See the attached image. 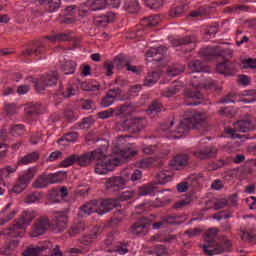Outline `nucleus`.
<instances>
[{
  "mask_svg": "<svg viewBox=\"0 0 256 256\" xmlns=\"http://www.w3.org/2000/svg\"><path fill=\"white\" fill-rule=\"evenodd\" d=\"M39 199H41V194L39 192H34L27 196L26 203H36V201H39Z\"/></svg>",
  "mask_w": 256,
  "mask_h": 256,
  "instance_id": "nucleus-63",
  "label": "nucleus"
},
{
  "mask_svg": "<svg viewBox=\"0 0 256 256\" xmlns=\"http://www.w3.org/2000/svg\"><path fill=\"white\" fill-rule=\"evenodd\" d=\"M172 46L173 47H179L180 49H177V51H183V53H191L193 49H195V38L191 36H185L183 38H178L172 40Z\"/></svg>",
  "mask_w": 256,
  "mask_h": 256,
  "instance_id": "nucleus-11",
  "label": "nucleus"
},
{
  "mask_svg": "<svg viewBox=\"0 0 256 256\" xmlns=\"http://www.w3.org/2000/svg\"><path fill=\"white\" fill-rule=\"evenodd\" d=\"M211 11V7L209 6H201L197 10H193L190 12L191 17H201L202 15H209Z\"/></svg>",
  "mask_w": 256,
  "mask_h": 256,
  "instance_id": "nucleus-52",
  "label": "nucleus"
},
{
  "mask_svg": "<svg viewBox=\"0 0 256 256\" xmlns=\"http://www.w3.org/2000/svg\"><path fill=\"white\" fill-rule=\"evenodd\" d=\"M113 113H115V110H113V108H110L108 110L99 112L98 117L99 119H109L110 117H113Z\"/></svg>",
  "mask_w": 256,
  "mask_h": 256,
  "instance_id": "nucleus-64",
  "label": "nucleus"
},
{
  "mask_svg": "<svg viewBox=\"0 0 256 256\" xmlns=\"http://www.w3.org/2000/svg\"><path fill=\"white\" fill-rule=\"evenodd\" d=\"M147 218L142 217L138 222H135L130 227L132 235H147Z\"/></svg>",
  "mask_w": 256,
  "mask_h": 256,
  "instance_id": "nucleus-19",
  "label": "nucleus"
},
{
  "mask_svg": "<svg viewBox=\"0 0 256 256\" xmlns=\"http://www.w3.org/2000/svg\"><path fill=\"white\" fill-rule=\"evenodd\" d=\"M181 89H183V84H181V82H174L172 86L168 87L167 90L162 93V95L168 98L173 97V95H177Z\"/></svg>",
  "mask_w": 256,
  "mask_h": 256,
  "instance_id": "nucleus-34",
  "label": "nucleus"
},
{
  "mask_svg": "<svg viewBox=\"0 0 256 256\" xmlns=\"http://www.w3.org/2000/svg\"><path fill=\"white\" fill-rule=\"evenodd\" d=\"M60 69L64 75H73V73H75V69H77V63L71 60H64Z\"/></svg>",
  "mask_w": 256,
  "mask_h": 256,
  "instance_id": "nucleus-29",
  "label": "nucleus"
},
{
  "mask_svg": "<svg viewBox=\"0 0 256 256\" xmlns=\"http://www.w3.org/2000/svg\"><path fill=\"white\" fill-rule=\"evenodd\" d=\"M75 95V91L73 89V86L71 84H68L66 86H62L60 84L58 90L54 93L53 97L55 101H59L56 103V105H59L63 99H69L70 97H73Z\"/></svg>",
  "mask_w": 256,
  "mask_h": 256,
  "instance_id": "nucleus-15",
  "label": "nucleus"
},
{
  "mask_svg": "<svg viewBox=\"0 0 256 256\" xmlns=\"http://www.w3.org/2000/svg\"><path fill=\"white\" fill-rule=\"evenodd\" d=\"M159 79H161V74H159V72H149L144 79V87H152V85H155Z\"/></svg>",
  "mask_w": 256,
  "mask_h": 256,
  "instance_id": "nucleus-31",
  "label": "nucleus"
},
{
  "mask_svg": "<svg viewBox=\"0 0 256 256\" xmlns=\"http://www.w3.org/2000/svg\"><path fill=\"white\" fill-rule=\"evenodd\" d=\"M51 229V220L47 216H41L35 220L30 232L31 237H41Z\"/></svg>",
  "mask_w": 256,
  "mask_h": 256,
  "instance_id": "nucleus-7",
  "label": "nucleus"
},
{
  "mask_svg": "<svg viewBox=\"0 0 256 256\" xmlns=\"http://www.w3.org/2000/svg\"><path fill=\"white\" fill-rule=\"evenodd\" d=\"M116 96L111 95L110 93H106V96L101 101L102 107H110V105H113V102L115 101Z\"/></svg>",
  "mask_w": 256,
  "mask_h": 256,
  "instance_id": "nucleus-54",
  "label": "nucleus"
},
{
  "mask_svg": "<svg viewBox=\"0 0 256 256\" xmlns=\"http://www.w3.org/2000/svg\"><path fill=\"white\" fill-rule=\"evenodd\" d=\"M218 115H220V117H227L228 119H233V117L237 115V110H235V108L233 107L220 108L218 111Z\"/></svg>",
  "mask_w": 256,
  "mask_h": 256,
  "instance_id": "nucleus-48",
  "label": "nucleus"
},
{
  "mask_svg": "<svg viewBox=\"0 0 256 256\" xmlns=\"http://www.w3.org/2000/svg\"><path fill=\"white\" fill-rule=\"evenodd\" d=\"M47 51V48L45 47V44L41 42H34L30 48L24 50L22 53L23 55H26L27 57H39L41 55H45V52Z\"/></svg>",
  "mask_w": 256,
  "mask_h": 256,
  "instance_id": "nucleus-18",
  "label": "nucleus"
},
{
  "mask_svg": "<svg viewBox=\"0 0 256 256\" xmlns=\"http://www.w3.org/2000/svg\"><path fill=\"white\" fill-rule=\"evenodd\" d=\"M206 121H209V114L207 112H193L189 117L180 121V125L177 127V133L179 135H185L187 131L197 129V125H203Z\"/></svg>",
  "mask_w": 256,
  "mask_h": 256,
  "instance_id": "nucleus-3",
  "label": "nucleus"
},
{
  "mask_svg": "<svg viewBox=\"0 0 256 256\" xmlns=\"http://www.w3.org/2000/svg\"><path fill=\"white\" fill-rule=\"evenodd\" d=\"M42 83H45L47 87H53V85H57V81L59 79V74L57 72H50L46 76H42Z\"/></svg>",
  "mask_w": 256,
  "mask_h": 256,
  "instance_id": "nucleus-32",
  "label": "nucleus"
},
{
  "mask_svg": "<svg viewBox=\"0 0 256 256\" xmlns=\"http://www.w3.org/2000/svg\"><path fill=\"white\" fill-rule=\"evenodd\" d=\"M199 56L206 61H213L215 59H233V51L230 48H223L221 46L206 47L199 51Z\"/></svg>",
  "mask_w": 256,
  "mask_h": 256,
  "instance_id": "nucleus-4",
  "label": "nucleus"
},
{
  "mask_svg": "<svg viewBox=\"0 0 256 256\" xmlns=\"http://www.w3.org/2000/svg\"><path fill=\"white\" fill-rule=\"evenodd\" d=\"M91 163V154H72L60 162L61 167H71V165H78V167H88Z\"/></svg>",
  "mask_w": 256,
  "mask_h": 256,
  "instance_id": "nucleus-6",
  "label": "nucleus"
},
{
  "mask_svg": "<svg viewBox=\"0 0 256 256\" xmlns=\"http://www.w3.org/2000/svg\"><path fill=\"white\" fill-rule=\"evenodd\" d=\"M188 68L190 69V71H193V73H202V71H205V66L200 60L190 61L188 63Z\"/></svg>",
  "mask_w": 256,
  "mask_h": 256,
  "instance_id": "nucleus-47",
  "label": "nucleus"
},
{
  "mask_svg": "<svg viewBox=\"0 0 256 256\" xmlns=\"http://www.w3.org/2000/svg\"><path fill=\"white\" fill-rule=\"evenodd\" d=\"M163 109H164L163 103H161V101H159V100H154L149 105V107L147 109V113H148V115H153V114L161 113V111H163Z\"/></svg>",
  "mask_w": 256,
  "mask_h": 256,
  "instance_id": "nucleus-43",
  "label": "nucleus"
},
{
  "mask_svg": "<svg viewBox=\"0 0 256 256\" xmlns=\"http://www.w3.org/2000/svg\"><path fill=\"white\" fill-rule=\"evenodd\" d=\"M97 229H93L88 234H84L80 239L81 245H91V243H95L97 241Z\"/></svg>",
  "mask_w": 256,
  "mask_h": 256,
  "instance_id": "nucleus-27",
  "label": "nucleus"
},
{
  "mask_svg": "<svg viewBox=\"0 0 256 256\" xmlns=\"http://www.w3.org/2000/svg\"><path fill=\"white\" fill-rule=\"evenodd\" d=\"M175 124V119H170L169 122H164L160 125V131H163L164 133L166 131H168L169 133H176V135H174V137L179 138V137H183V135H179V132H177V128L176 130H172L171 127H173V125Z\"/></svg>",
  "mask_w": 256,
  "mask_h": 256,
  "instance_id": "nucleus-42",
  "label": "nucleus"
},
{
  "mask_svg": "<svg viewBox=\"0 0 256 256\" xmlns=\"http://www.w3.org/2000/svg\"><path fill=\"white\" fill-rule=\"evenodd\" d=\"M183 71H185V66L182 64L169 66L167 69V77H177V75H181Z\"/></svg>",
  "mask_w": 256,
  "mask_h": 256,
  "instance_id": "nucleus-40",
  "label": "nucleus"
},
{
  "mask_svg": "<svg viewBox=\"0 0 256 256\" xmlns=\"http://www.w3.org/2000/svg\"><path fill=\"white\" fill-rule=\"evenodd\" d=\"M128 178H123V176H113L106 179L104 184L106 191H121L125 189L127 185Z\"/></svg>",
  "mask_w": 256,
  "mask_h": 256,
  "instance_id": "nucleus-13",
  "label": "nucleus"
},
{
  "mask_svg": "<svg viewBox=\"0 0 256 256\" xmlns=\"http://www.w3.org/2000/svg\"><path fill=\"white\" fill-rule=\"evenodd\" d=\"M239 235H240V238L242 239V241L251 242L255 239V235H253L245 230H241Z\"/></svg>",
  "mask_w": 256,
  "mask_h": 256,
  "instance_id": "nucleus-61",
  "label": "nucleus"
},
{
  "mask_svg": "<svg viewBox=\"0 0 256 256\" xmlns=\"http://www.w3.org/2000/svg\"><path fill=\"white\" fill-rule=\"evenodd\" d=\"M100 88H101L100 84H89L87 82H83L81 84V89L83 91H99Z\"/></svg>",
  "mask_w": 256,
  "mask_h": 256,
  "instance_id": "nucleus-57",
  "label": "nucleus"
},
{
  "mask_svg": "<svg viewBox=\"0 0 256 256\" xmlns=\"http://www.w3.org/2000/svg\"><path fill=\"white\" fill-rule=\"evenodd\" d=\"M234 129L240 133H247L255 129V125L251 122V119H241L234 123Z\"/></svg>",
  "mask_w": 256,
  "mask_h": 256,
  "instance_id": "nucleus-23",
  "label": "nucleus"
},
{
  "mask_svg": "<svg viewBox=\"0 0 256 256\" xmlns=\"http://www.w3.org/2000/svg\"><path fill=\"white\" fill-rule=\"evenodd\" d=\"M115 21V14L111 12H107L104 15L95 16L93 19V23L96 27H107L109 23H113Z\"/></svg>",
  "mask_w": 256,
  "mask_h": 256,
  "instance_id": "nucleus-20",
  "label": "nucleus"
},
{
  "mask_svg": "<svg viewBox=\"0 0 256 256\" xmlns=\"http://www.w3.org/2000/svg\"><path fill=\"white\" fill-rule=\"evenodd\" d=\"M107 6L106 0H94L89 4L90 11H101Z\"/></svg>",
  "mask_w": 256,
  "mask_h": 256,
  "instance_id": "nucleus-51",
  "label": "nucleus"
},
{
  "mask_svg": "<svg viewBox=\"0 0 256 256\" xmlns=\"http://www.w3.org/2000/svg\"><path fill=\"white\" fill-rule=\"evenodd\" d=\"M88 155H90V162L91 161L101 162V161H105V159H109V157L105 155V152H103L101 148L88 152Z\"/></svg>",
  "mask_w": 256,
  "mask_h": 256,
  "instance_id": "nucleus-37",
  "label": "nucleus"
},
{
  "mask_svg": "<svg viewBox=\"0 0 256 256\" xmlns=\"http://www.w3.org/2000/svg\"><path fill=\"white\" fill-rule=\"evenodd\" d=\"M237 99V96L233 93H229L225 95L224 97L220 98L218 103H235V100Z\"/></svg>",
  "mask_w": 256,
  "mask_h": 256,
  "instance_id": "nucleus-60",
  "label": "nucleus"
},
{
  "mask_svg": "<svg viewBox=\"0 0 256 256\" xmlns=\"http://www.w3.org/2000/svg\"><path fill=\"white\" fill-rule=\"evenodd\" d=\"M193 199L191 198H185L183 200H180L178 202H176L173 205L174 209H181V207H187V205H190L192 203Z\"/></svg>",
  "mask_w": 256,
  "mask_h": 256,
  "instance_id": "nucleus-59",
  "label": "nucleus"
},
{
  "mask_svg": "<svg viewBox=\"0 0 256 256\" xmlns=\"http://www.w3.org/2000/svg\"><path fill=\"white\" fill-rule=\"evenodd\" d=\"M191 153L196 157V159H200V161H207V159L217 157L218 150L213 146H206L202 149L194 150Z\"/></svg>",
  "mask_w": 256,
  "mask_h": 256,
  "instance_id": "nucleus-14",
  "label": "nucleus"
},
{
  "mask_svg": "<svg viewBox=\"0 0 256 256\" xmlns=\"http://www.w3.org/2000/svg\"><path fill=\"white\" fill-rule=\"evenodd\" d=\"M24 111L28 119H33V117H37L41 113V104H29Z\"/></svg>",
  "mask_w": 256,
  "mask_h": 256,
  "instance_id": "nucleus-28",
  "label": "nucleus"
},
{
  "mask_svg": "<svg viewBox=\"0 0 256 256\" xmlns=\"http://www.w3.org/2000/svg\"><path fill=\"white\" fill-rule=\"evenodd\" d=\"M157 183H150L145 186H142L138 189V193L140 196L151 195V193H155L157 191Z\"/></svg>",
  "mask_w": 256,
  "mask_h": 256,
  "instance_id": "nucleus-46",
  "label": "nucleus"
},
{
  "mask_svg": "<svg viewBox=\"0 0 256 256\" xmlns=\"http://www.w3.org/2000/svg\"><path fill=\"white\" fill-rule=\"evenodd\" d=\"M39 5H46L48 13H55L61 8V0H38Z\"/></svg>",
  "mask_w": 256,
  "mask_h": 256,
  "instance_id": "nucleus-26",
  "label": "nucleus"
},
{
  "mask_svg": "<svg viewBox=\"0 0 256 256\" xmlns=\"http://www.w3.org/2000/svg\"><path fill=\"white\" fill-rule=\"evenodd\" d=\"M243 69H256V60L253 58L243 60Z\"/></svg>",
  "mask_w": 256,
  "mask_h": 256,
  "instance_id": "nucleus-62",
  "label": "nucleus"
},
{
  "mask_svg": "<svg viewBox=\"0 0 256 256\" xmlns=\"http://www.w3.org/2000/svg\"><path fill=\"white\" fill-rule=\"evenodd\" d=\"M123 9L127 11V13H139V1L124 0Z\"/></svg>",
  "mask_w": 256,
  "mask_h": 256,
  "instance_id": "nucleus-33",
  "label": "nucleus"
},
{
  "mask_svg": "<svg viewBox=\"0 0 256 256\" xmlns=\"http://www.w3.org/2000/svg\"><path fill=\"white\" fill-rule=\"evenodd\" d=\"M155 177L159 185H166V183H169L173 179L171 172L167 170L157 172Z\"/></svg>",
  "mask_w": 256,
  "mask_h": 256,
  "instance_id": "nucleus-30",
  "label": "nucleus"
},
{
  "mask_svg": "<svg viewBox=\"0 0 256 256\" xmlns=\"http://www.w3.org/2000/svg\"><path fill=\"white\" fill-rule=\"evenodd\" d=\"M113 153H116V155H120V159H122V161H125L127 159H131V157H135L138 152L131 148L122 149L119 144H116L113 148Z\"/></svg>",
  "mask_w": 256,
  "mask_h": 256,
  "instance_id": "nucleus-22",
  "label": "nucleus"
},
{
  "mask_svg": "<svg viewBox=\"0 0 256 256\" xmlns=\"http://www.w3.org/2000/svg\"><path fill=\"white\" fill-rule=\"evenodd\" d=\"M56 38L58 43H61V41H71L73 39V32L58 33Z\"/></svg>",
  "mask_w": 256,
  "mask_h": 256,
  "instance_id": "nucleus-58",
  "label": "nucleus"
},
{
  "mask_svg": "<svg viewBox=\"0 0 256 256\" xmlns=\"http://www.w3.org/2000/svg\"><path fill=\"white\" fill-rule=\"evenodd\" d=\"M202 249L205 255H221V253H231L233 251V243L230 240H225L223 245L216 244L211 249H208L207 245H203Z\"/></svg>",
  "mask_w": 256,
  "mask_h": 256,
  "instance_id": "nucleus-12",
  "label": "nucleus"
},
{
  "mask_svg": "<svg viewBox=\"0 0 256 256\" xmlns=\"http://www.w3.org/2000/svg\"><path fill=\"white\" fill-rule=\"evenodd\" d=\"M10 133L13 137H21L25 133V126L21 124L14 125L10 128Z\"/></svg>",
  "mask_w": 256,
  "mask_h": 256,
  "instance_id": "nucleus-53",
  "label": "nucleus"
},
{
  "mask_svg": "<svg viewBox=\"0 0 256 256\" xmlns=\"http://www.w3.org/2000/svg\"><path fill=\"white\" fill-rule=\"evenodd\" d=\"M95 124L93 116L83 118L81 122L75 124L76 129H91V126Z\"/></svg>",
  "mask_w": 256,
  "mask_h": 256,
  "instance_id": "nucleus-45",
  "label": "nucleus"
},
{
  "mask_svg": "<svg viewBox=\"0 0 256 256\" xmlns=\"http://www.w3.org/2000/svg\"><path fill=\"white\" fill-rule=\"evenodd\" d=\"M217 233H219V229L217 228H210L204 235V241L208 246V249H213L217 243H215V237H217Z\"/></svg>",
  "mask_w": 256,
  "mask_h": 256,
  "instance_id": "nucleus-24",
  "label": "nucleus"
},
{
  "mask_svg": "<svg viewBox=\"0 0 256 256\" xmlns=\"http://www.w3.org/2000/svg\"><path fill=\"white\" fill-rule=\"evenodd\" d=\"M189 165V154L180 153L173 157L170 161V167L174 169V171H181L185 169Z\"/></svg>",
  "mask_w": 256,
  "mask_h": 256,
  "instance_id": "nucleus-17",
  "label": "nucleus"
},
{
  "mask_svg": "<svg viewBox=\"0 0 256 256\" xmlns=\"http://www.w3.org/2000/svg\"><path fill=\"white\" fill-rule=\"evenodd\" d=\"M135 165L138 169H152L155 167V159L153 157L140 159Z\"/></svg>",
  "mask_w": 256,
  "mask_h": 256,
  "instance_id": "nucleus-36",
  "label": "nucleus"
},
{
  "mask_svg": "<svg viewBox=\"0 0 256 256\" xmlns=\"http://www.w3.org/2000/svg\"><path fill=\"white\" fill-rule=\"evenodd\" d=\"M135 109V106H133V104L129 103V102H125L123 105L118 106L114 112L115 115L119 116V115H129V113L133 112Z\"/></svg>",
  "mask_w": 256,
  "mask_h": 256,
  "instance_id": "nucleus-35",
  "label": "nucleus"
},
{
  "mask_svg": "<svg viewBox=\"0 0 256 256\" xmlns=\"http://www.w3.org/2000/svg\"><path fill=\"white\" fill-rule=\"evenodd\" d=\"M193 87L198 88L199 90H188L185 94L186 99H191L192 102L188 103V105H192L193 107L197 105H201L203 103V99H205V96H203V93L201 92V89H213L215 87V83L211 82L210 84H200L196 85L192 84Z\"/></svg>",
  "mask_w": 256,
  "mask_h": 256,
  "instance_id": "nucleus-5",
  "label": "nucleus"
},
{
  "mask_svg": "<svg viewBox=\"0 0 256 256\" xmlns=\"http://www.w3.org/2000/svg\"><path fill=\"white\" fill-rule=\"evenodd\" d=\"M116 207H119L117 200L113 198H108L103 201L92 200L86 204H84L81 208L82 215H91L92 213H98V215H105V213H109L113 211Z\"/></svg>",
  "mask_w": 256,
  "mask_h": 256,
  "instance_id": "nucleus-2",
  "label": "nucleus"
},
{
  "mask_svg": "<svg viewBox=\"0 0 256 256\" xmlns=\"http://www.w3.org/2000/svg\"><path fill=\"white\" fill-rule=\"evenodd\" d=\"M141 25L145 29H151L152 27H157L159 25V17L157 16L146 17L142 19Z\"/></svg>",
  "mask_w": 256,
  "mask_h": 256,
  "instance_id": "nucleus-38",
  "label": "nucleus"
},
{
  "mask_svg": "<svg viewBox=\"0 0 256 256\" xmlns=\"http://www.w3.org/2000/svg\"><path fill=\"white\" fill-rule=\"evenodd\" d=\"M136 192L131 189H124L120 192L118 199L119 201H129V199H133L135 197Z\"/></svg>",
  "mask_w": 256,
  "mask_h": 256,
  "instance_id": "nucleus-50",
  "label": "nucleus"
},
{
  "mask_svg": "<svg viewBox=\"0 0 256 256\" xmlns=\"http://www.w3.org/2000/svg\"><path fill=\"white\" fill-rule=\"evenodd\" d=\"M35 217H37L35 211H23L19 219L15 220V223L4 230V234L12 238L23 237L25 235V230L31 225V221H33Z\"/></svg>",
  "mask_w": 256,
  "mask_h": 256,
  "instance_id": "nucleus-1",
  "label": "nucleus"
},
{
  "mask_svg": "<svg viewBox=\"0 0 256 256\" xmlns=\"http://www.w3.org/2000/svg\"><path fill=\"white\" fill-rule=\"evenodd\" d=\"M79 137V134L77 132H70L65 134L60 141H67V143H74V141H77Z\"/></svg>",
  "mask_w": 256,
  "mask_h": 256,
  "instance_id": "nucleus-56",
  "label": "nucleus"
},
{
  "mask_svg": "<svg viewBox=\"0 0 256 256\" xmlns=\"http://www.w3.org/2000/svg\"><path fill=\"white\" fill-rule=\"evenodd\" d=\"M121 158L114 157L97 162L95 165V173L98 175H106L109 171H113L115 167L119 166Z\"/></svg>",
  "mask_w": 256,
  "mask_h": 256,
  "instance_id": "nucleus-10",
  "label": "nucleus"
},
{
  "mask_svg": "<svg viewBox=\"0 0 256 256\" xmlns=\"http://www.w3.org/2000/svg\"><path fill=\"white\" fill-rule=\"evenodd\" d=\"M35 175H37V169L29 168L26 172L18 177L17 182H19L22 187L27 188L29 187V183L33 181Z\"/></svg>",
  "mask_w": 256,
  "mask_h": 256,
  "instance_id": "nucleus-21",
  "label": "nucleus"
},
{
  "mask_svg": "<svg viewBox=\"0 0 256 256\" xmlns=\"http://www.w3.org/2000/svg\"><path fill=\"white\" fill-rule=\"evenodd\" d=\"M132 62L133 60L131 59V57L125 54H119L114 59V63L117 69H125V67L131 65Z\"/></svg>",
  "mask_w": 256,
  "mask_h": 256,
  "instance_id": "nucleus-25",
  "label": "nucleus"
},
{
  "mask_svg": "<svg viewBox=\"0 0 256 256\" xmlns=\"http://www.w3.org/2000/svg\"><path fill=\"white\" fill-rule=\"evenodd\" d=\"M130 123L132 125V129H136V131H143V129L147 127V119L145 118H133Z\"/></svg>",
  "mask_w": 256,
  "mask_h": 256,
  "instance_id": "nucleus-44",
  "label": "nucleus"
},
{
  "mask_svg": "<svg viewBox=\"0 0 256 256\" xmlns=\"http://www.w3.org/2000/svg\"><path fill=\"white\" fill-rule=\"evenodd\" d=\"M60 175L61 172L54 174L43 173L33 182L32 187H34V189H45V187H49V185L59 183V181H61V178H59Z\"/></svg>",
  "mask_w": 256,
  "mask_h": 256,
  "instance_id": "nucleus-8",
  "label": "nucleus"
},
{
  "mask_svg": "<svg viewBox=\"0 0 256 256\" xmlns=\"http://www.w3.org/2000/svg\"><path fill=\"white\" fill-rule=\"evenodd\" d=\"M246 98L240 100L241 103H255L256 101V90H249L246 94Z\"/></svg>",
  "mask_w": 256,
  "mask_h": 256,
  "instance_id": "nucleus-55",
  "label": "nucleus"
},
{
  "mask_svg": "<svg viewBox=\"0 0 256 256\" xmlns=\"http://www.w3.org/2000/svg\"><path fill=\"white\" fill-rule=\"evenodd\" d=\"M185 11H187V6L180 5V6L171 8L170 11L168 12V15L169 17L177 19V17H183V15H185Z\"/></svg>",
  "mask_w": 256,
  "mask_h": 256,
  "instance_id": "nucleus-41",
  "label": "nucleus"
},
{
  "mask_svg": "<svg viewBox=\"0 0 256 256\" xmlns=\"http://www.w3.org/2000/svg\"><path fill=\"white\" fill-rule=\"evenodd\" d=\"M37 159H39V152H32L18 160V165H29V163H35Z\"/></svg>",
  "mask_w": 256,
  "mask_h": 256,
  "instance_id": "nucleus-39",
  "label": "nucleus"
},
{
  "mask_svg": "<svg viewBox=\"0 0 256 256\" xmlns=\"http://www.w3.org/2000/svg\"><path fill=\"white\" fill-rule=\"evenodd\" d=\"M69 218L65 212H55L52 222H50V229L52 233H63L67 229Z\"/></svg>",
  "mask_w": 256,
  "mask_h": 256,
  "instance_id": "nucleus-9",
  "label": "nucleus"
},
{
  "mask_svg": "<svg viewBox=\"0 0 256 256\" xmlns=\"http://www.w3.org/2000/svg\"><path fill=\"white\" fill-rule=\"evenodd\" d=\"M223 61L218 63L216 65V71L217 73H220V75H226V76H233L235 75L236 71H235V64L230 63L232 58H222Z\"/></svg>",
  "mask_w": 256,
  "mask_h": 256,
  "instance_id": "nucleus-16",
  "label": "nucleus"
},
{
  "mask_svg": "<svg viewBox=\"0 0 256 256\" xmlns=\"http://www.w3.org/2000/svg\"><path fill=\"white\" fill-rule=\"evenodd\" d=\"M144 5L149 9L159 11V9H163V0H144Z\"/></svg>",
  "mask_w": 256,
  "mask_h": 256,
  "instance_id": "nucleus-49",
  "label": "nucleus"
}]
</instances>
